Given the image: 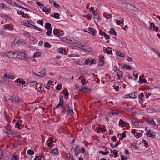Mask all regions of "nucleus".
Masks as SVG:
<instances>
[{
    "instance_id": "23",
    "label": "nucleus",
    "mask_w": 160,
    "mask_h": 160,
    "mask_svg": "<svg viewBox=\"0 0 160 160\" xmlns=\"http://www.w3.org/2000/svg\"><path fill=\"white\" fill-rule=\"evenodd\" d=\"M123 68H126L128 70H131L132 69V67L128 65H127L126 64H124V65L123 66Z\"/></svg>"
},
{
    "instance_id": "25",
    "label": "nucleus",
    "mask_w": 160,
    "mask_h": 160,
    "mask_svg": "<svg viewBox=\"0 0 160 160\" xmlns=\"http://www.w3.org/2000/svg\"><path fill=\"white\" fill-rule=\"evenodd\" d=\"M44 47L47 48H51V46L49 43L45 42L44 43Z\"/></svg>"
},
{
    "instance_id": "40",
    "label": "nucleus",
    "mask_w": 160,
    "mask_h": 160,
    "mask_svg": "<svg viewBox=\"0 0 160 160\" xmlns=\"http://www.w3.org/2000/svg\"><path fill=\"white\" fill-rule=\"evenodd\" d=\"M11 160H18L17 155H14L11 158Z\"/></svg>"
},
{
    "instance_id": "14",
    "label": "nucleus",
    "mask_w": 160,
    "mask_h": 160,
    "mask_svg": "<svg viewBox=\"0 0 160 160\" xmlns=\"http://www.w3.org/2000/svg\"><path fill=\"white\" fill-rule=\"evenodd\" d=\"M67 40H68L69 41L71 42V43L72 44H76V40H75L74 38L72 37H68V38H66Z\"/></svg>"
},
{
    "instance_id": "43",
    "label": "nucleus",
    "mask_w": 160,
    "mask_h": 160,
    "mask_svg": "<svg viewBox=\"0 0 160 160\" xmlns=\"http://www.w3.org/2000/svg\"><path fill=\"white\" fill-rule=\"evenodd\" d=\"M90 63L91 65H92V64H95L96 63V59H93L91 61Z\"/></svg>"
},
{
    "instance_id": "29",
    "label": "nucleus",
    "mask_w": 160,
    "mask_h": 160,
    "mask_svg": "<svg viewBox=\"0 0 160 160\" xmlns=\"http://www.w3.org/2000/svg\"><path fill=\"white\" fill-rule=\"evenodd\" d=\"M27 153L28 154L30 155H32L34 154V152L32 150H28V151Z\"/></svg>"
},
{
    "instance_id": "35",
    "label": "nucleus",
    "mask_w": 160,
    "mask_h": 160,
    "mask_svg": "<svg viewBox=\"0 0 160 160\" xmlns=\"http://www.w3.org/2000/svg\"><path fill=\"white\" fill-rule=\"evenodd\" d=\"M62 87V85L61 83H59L58 84V85H57L56 88V89L58 90H59L61 89Z\"/></svg>"
},
{
    "instance_id": "26",
    "label": "nucleus",
    "mask_w": 160,
    "mask_h": 160,
    "mask_svg": "<svg viewBox=\"0 0 160 160\" xmlns=\"http://www.w3.org/2000/svg\"><path fill=\"white\" fill-rule=\"evenodd\" d=\"M37 82L36 81H32L30 82V85L32 86H37Z\"/></svg>"
},
{
    "instance_id": "28",
    "label": "nucleus",
    "mask_w": 160,
    "mask_h": 160,
    "mask_svg": "<svg viewBox=\"0 0 160 160\" xmlns=\"http://www.w3.org/2000/svg\"><path fill=\"white\" fill-rule=\"evenodd\" d=\"M78 47H79L80 48L82 49V50H87V48L85 46H84L82 45H78Z\"/></svg>"
},
{
    "instance_id": "32",
    "label": "nucleus",
    "mask_w": 160,
    "mask_h": 160,
    "mask_svg": "<svg viewBox=\"0 0 160 160\" xmlns=\"http://www.w3.org/2000/svg\"><path fill=\"white\" fill-rule=\"evenodd\" d=\"M52 152L54 153L55 155H57L58 153V149H54L52 151Z\"/></svg>"
},
{
    "instance_id": "41",
    "label": "nucleus",
    "mask_w": 160,
    "mask_h": 160,
    "mask_svg": "<svg viewBox=\"0 0 160 160\" xmlns=\"http://www.w3.org/2000/svg\"><path fill=\"white\" fill-rule=\"evenodd\" d=\"M42 158V156L41 155H39V156H36L34 159L35 160H41Z\"/></svg>"
},
{
    "instance_id": "59",
    "label": "nucleus",
    "mask_w": 160,
    "mask_h": 160,
    "mask_svg": "<svg viewBox=\"0 0 160 160\" xmlns=\"http://www.w3.org/2000/svg\"><path fill=\"white\" fill-rule=\"evenodd\" d=\"M133 75L136 77L137 78V79L138 77V74L137 73V72L134 71L133 72Z\"/></svg>"
},
{
    "instance_id": "31",
    "label": "nucleus",
    "mask_w": 160,
    "mask_h": 160,
    "mask_svg": "<svg viewBox=\"0 0 160 160\" xmlns=\"http://www.w3.org/2000/svg\"><path fill=\"white\" fill-rule=\"evenodd\" d=\"M41 55V53L39 52H36L33 56V58H35L37 57H39Z\"/></svg>"
},
{
    "instance_id": "15",
    "label": "nucleus",
    "mask_w": 160,
    "mask_h": 160,
    "mask_svg": "<svg viewBox=\"0 0 160 160\" xmlns=\"http://www.w3.org/2000/svg\"><path fill=\"white\" fill-rule=\"evenodd\" d=\"M64 104V103L63 102V100L60 98V102L58 105L56 106V108H58L60 106H61L62 107H63Z\"/></svg>"
},
{
    "instance_id": "13",
    "label": "nucleus",
    "mask_w": 160,
    "mask_h": 160,
    "mask_svg": "<svg viewBox=\"0 0 160 160\" xmlns=\"http://www.w3.org/2000/svg\"><path fill=\"white\" fill-rule=\"evenodd\" d=\"M53 34L55 36L58 37H59L61 35V34L59 33V31L55 28L54 29Z\"/></svg>"
},
{
    "instance_id": "7",
    "label": "nucleus",
    "mask_w": 160,
    "mask_h": 160,
    "mask_svg": "<svg viewBox=\"0 0 160 160\" xmlns=\"http://www.w3.org/2000/svg\"><path fill=\"white\" fill-rule=\"evenodd\" d=\"M88 30L90 32H89L88 33L92 35L93 36H95L96 35V30H95L92 28L90 27L88 28Z\"/></svg>"
},
{
    "instance_id": "48",
    "label": "nucleus",
    "mask_w": 160,
    "mask_h": 160,
    "mask_svg": "<svg viewBox=\"0 0 160 160\" xmlns=\"http://www.w3.org/2000/svg\"><path fill=\"white\" fill-rule=\"evenodd\" d=\"M134 135L135 136H137L139 137H140L142 136V133H138L137 132H135L134 133Z\"/></svg>"
},
{
    "instance_id": "58",
    "label": "nucleus",
    "mask_w": 160,
    "mask_h": 160,
    "mask_svg": "<svg viewBox=\"0 0 160 160\" xmlns=\"http://www.w3.org/2000/svg\"><path fill=\"white\" fill-rule=\"evenodd\" d=\"M37 3L38 6H40L41 7H43L44 6V5L43 3H41L40 2H37Z\"/></svg>"
},
{
    "instance_id": "42",
    "label": "nucleus",
    "mask_w": 160,
    "mask_h": 160,
    "mask_svg": "<svg viewBox=\"0 0 160 160\" xmlns=\"http://www.w3.org/2000/svg\"><path fill=\"white\" fill-rule=\"evenodd\" d=\"M139 81H141L140 82V83L142 82L144 83H146L147 82V80L145 79L140 78L139 79Z\"/></svg>"
},
{
    "instance_id": "53",
    "label": "nucleus",
    "mask_w": 160,
    "mask_h": 160,
    "mask_svg": "<svg viewBox=\"0 0 160 160\" xmlns=\"http://www.w3.org/2000/svg\"><path fill=\"white\" fill-rule=\"evenodd\" d=\"M128 158L125 156L122 155L121 157V160H127Z\"/></svg>"
},
{
    "instance_id": "12",
    "label": "nucleus",
    "mask_w": 160,
    "mask_h": 160,
    "mask_svg": "<svg viewBox=\"0 0 160 160\" xmlns=\"http://www.w3.org/2000/svg\"><path fill=\"white\" fill-rule=\"evenodd\" d=\"M143 97L144 95L142 93H141L138 95V98L139 99V102L141 104H142L143 102V101L142 98Z\"/></svg>"
},
{
    "instance_id": "3",
    "label": "nucleus",
    "mask_w": 160,
    "mask_h": 160,
    "mask_svg": "<svg viewBox=\"0 0 160 160\" xmlns=\"http://www.w3.org/2000/svg\"><path fill=\"white\" fill-rule=\"evenodd\" d=\"M146 135L148 137L155 138L156 137L155 132L153 131L152 130H149L147 131Z\"/></svg>"
},
{
    "instance_id": "17",
    "label": "nucleus",
    "mask_w": 160,
    "mask_h": 160,
    "mask_svg": "<svg viewBox=\"0 0 160 160\" xmlns=\"http://www.w3.org/2000/svg\"><path fill=\"white\" fill-rule=\"evenodd\" d=\"M116 52L117 54L119 56L123 57H124L125 56V54L121 53L118 50H116Z\"/></svg>"
},
{
    "instance_id": "63",
    "label": "nucleus",
    "mask_w": 160,
    "mask_h": 160,
    "mask_svg": "<svg viewBox=\"0 0 160 160\" xmlns=\"http://www.w3.org/2000/svg\"><path fill=\"white\" fill-rule=\"evenodd\" d=\"M4 4L3 3H0V9H2L3 8Z\"/></svg>"
},
{
    "instance_id": "5",
    "label": "nucleus",
    "mask_w": 160,
    "mask_h": 160,
    "mask_svg": "<svg viewBox=\"0 0 160 160\" xmlns=\"http://www.w3.org/2000/svg\"><path fill=\"white\" fill-rule=\"evenodd\" d=\"M80 90H82V91L88 93L91 91V89H88L85 86H82L81 89H80Z\"/></svg>"
},
{
    "instance_id": "8",
    "label": "nucleus",
    "mask_w": 160,
    "mask_h": 160,
    "mask_svg": "<svg viewBox=\"0 0 160 160\" xmlns=\"http://www.w3.org/2000/svg\"><path fill=\"white\" fill-rule=\"evenodd\" d=\"M4 131L7 134L13 135L16 134L15 131L11 129H7L6 130H4Z\"/></svg>"
},
{
    "instance_id": "61",
    "label": "nucleus",
    "mask_w": 160,
    "mask_h": 160,
    "mask_svg": "<svg viewBox=\"0 0 160 160\" xmlns=\"http://www.w3.org/2000/svg\"><path fill=\"white\" fill-rule=\"evenodd\" d=\"M126 135L124 132L122 133L121 135V137H122V138H121V139L122 140L123 138H124L126 137Z\"/></svg>"
},
{
    "instance_id": "11",
    "label": "nucleus",
    "mask_w": 160,
    "mask_h": 160,
    "mask_svg": "<svg viewBox=\"0 0 160 160\" xmlns=\"http://www.w3.org/2000/svg\"><path fill=\"white\" fill-rule=\"evenodd\" d=\"M67 114L68 115L72 116L74 113L73 110L71 109V107L67 110Z\"/></svg>"
},
{
    "instance_id": "49",
    "label": "nucleus",
    "mask_w": 160,
    "mask_h": 160,
    "mask_svg": "<svg viewBox=\"0 0 160 160\" xmlns=\"http://www.w3.org/2000/svg\"><path fill=\"white\" fill-rule=\"evenodd\" d=\"M94 18H96L98 20H99L100 19V17L98 14H94Z\"/></svg>"
},
{
    "instance_id": "36",
    "label": "nucleus",
    "mask_w": 160,
    "mask_h": 160,
    "mask_svg": "<svg viewBox=\"0 0 160 160\" xmlns=\"http://www.w3.org/2000/svg\"><path fill=\"white\" fill-rule=\"evenodd\" d=\"M7 2V3L9 4L12 5V6H13V4H15V2H13L11 1V0H6Z\"/></svg>"
},
{
    "instance_id": "54",
    "label": "nucleus",
    "mask_w": 160,
    "mask_h": 160,
    "mask_svg": "<svg viewBox=\"0 0 160 160\" xmlns=\"http://www.w3.org/2000/svg\"><path fill=\"white\" fill-rule=\"evenodd\" d=\"M86 17L89 20H90L91 18V15L90 14H88V15L86 16Z\"/></svg>"
},
{
    "instance_id": "44",
    "label": "nucleus",
    "mask_w": 160,
    "mask_h": 160,
    "mask_svg": "<svg viewBox=\"0 0 160 160\" xmlns=\"http://www.w3.org/2000/svg\"><path fill=\"white\" fill-rule=\"evenodd\" d=\"M3 28L5 29H10L11 30V29L9 28V25L8 24L5 25L3 26Z\"/></svg>"
},
{
    "instance_id": "45",
    "label": "nucleus",
    "mask_w": 160,
    "mask_h": 160,
    "mask_svg": "<svg viewBox=\"0 0 160 160\" xmlns=\"http://www.w3.org/2000/svg\"><path fill=\"white\" fill-rule=\"evenodd\" d=\"M54 6L58 9H59L60 8V5L57 3L55 2L54 3Z\"/></svg>"
},
{
    "instance_id": "10",
    "label": "nucleus",
    "mask_w": 160,
    "mask_h": 160,
    "mask_svg": "<svg viewBox=\"0 0 160 160\" xmlns=\"http://www.w3.org/2000/svg\"><path fill=\"white\" fill-rule=\"evenodd\" d=\"M117 75L118 76V79L120 80L122 77V72L121 71H120V70L118 69V71L117 72Z\"/></svg>"
},
{
    "instance_id": "57",
    "label": "nucleus",
    "mask_w": 160,
    "mask_h": 160,
    "mask_svg": "<svg viewBox=\"0 0 160 160\" xmlns=\"http://www.w3.org/2000/svg\"><path fill=\"white\" fill-rule=\"evenodd\" d=\"M63 107L65 108H69L70 107L69 106V105L68 104H64Z\"/></svg>"
},
{
    "instance_id": "1",
    "label": "nucleus",
    "mask_w": 160,
    "mask_h": 160,
    "mask_svg": "<svg viewBox=\"0 0 160 160\" xmlns=\"http://www.w3.org/2000/svg\"><path fill=\"white\" fill-rule=\"evenodd\" d=\"M51 25L48 23H47L45 24V28L47 29V32H46L47 36H49L52 34V29L51 28Z\"/></svg>"
},
{
    "instance_id": "18",
    "label": "nucleus",
    "mask_w": 160,
    "mask_h": 160,
    "mask_svg": "<svg viewBox=\"0 0 160 160\" xmlns=\"http://www.w3.org/2000/svg\"><path fill=\"white\" fill-rule=\"evenodd\" d=\"M110 33L111 34H113L114 36H116L117 35L114 29L112 28H111L110 31Z\"/></svg>"
},
{
    "instance_id": "51",
    "label": "nucleus",
    "mask_w": 160,
    "mask_h": 160,
    "mask_svg": "<svg viewBox=\"0 0 160 160\" xmlns=\"http://www.w3.org/2000/svg\"><path fill=\"white\" fill-rule=\"evenodd\" d=\"M133 147L136 149H138L139 147H138V145L136 143H133L132 145Z\"/></svg>"
},
{
    "instance_id": "4",
    "label": "nucleus",
    "mask_w": 160,
    "mask_h": 160,
    "mask_svg": "<svg viewBox=\"0 0 160 160\" xmlns=\"http://www.w3.org/2000/svg\"><path fill=\"white\" fill-rule=\"evenodd\" d=\"M104 57L103 55H101L99 57V65L101 66H103L104 64Z\"/></svg>"
},
{
    "instance_id": "39",
    "label": "nucleus",
    "mask_w": 160,
    "mask_h": 160,
    "mask_svg": "<svg viewBox=\"0 0 160 160\" xmlns=\"http://www.w3.org/2000/svg\"><path fill=\"white\" fill-rule=\"evenodd\" d=\"M60 15L58 13H55L54 14V17L56 19H58Z\"/></svg>"
},
{
    "instance_id": "21",
    "label": "nucleus",
    "mask_w": 160,
    "mask_h": 160,
    "mask_svg": "<svg viewBox=\"0 0 160 160\" xmlns=\"http://www.w3.org/2000/svg\"><path fill=\"white\" fill-rule=\"evenodd\" d=\"M103 51L105 53L107 52L108 54H112V52L111 50H108L107 48H106L103 49Z\"/></svg>"
},
{
    "instance_id": "56",
    "label": "nucleus",
    "mask_w": 160,
    "mask_h": 160,
    "mask_svg": "<svg viewBox=\"0 0 160 160\" xmlns=\"http://www.w3.org/2000/svg\"><path fill=\"white\" fill-rule=\"evenodd\" d=\"M76 64L77 65H82V62L80 60H77L76 61Z\"/></svg>"
},
{
    "instance_id": "34",
    "label": "nucleus",
    "mask_w": 160,
    "mask_h": 160,
    "mask_svg": "<svg viewBox=\"0 0 160 160\" xmlns=\"http://www.w3.org/2000/svg\"><path fill=\"white\" fill-rule=\"evenodd\" d=\"M25 25L26 26H28L29 27H31L32 24L30 23V22L29 21H27V22H25Z\"/></svg>"
},
{
    "instance_id": "6",
    "label": "nucleus",
    "mask_w": 160,
    "mask_h": 160,
    "mask_svg": "<svg viewBox=\"0 0 160 160\" xmlns=\"http://www.w3.org/2000/svg\"><path fill=\"white\" fill-rule=\"evenodd\" d=\"M18 53H20V54H18V56H20L19 58L22 59H24L26 58V55L24 52L18 51Z\"/></svg>"
},
{
    "instance_id": "19",
    "label": "nucleus",
    "mask_w": 160,
    "mask_h": 160,
    "mask_svg": "<svg viewBox=\"0 0 160 160\" xmlns=\"http://www.w3.org/2000/svg\"><path fill=\"white\" fill-rule=\"evenodd\" d=\"M13 6L17 7H19V8H22L23 9H25V10H26L27 11H28V9L26 8H24V7H23L22 6H20L19 5H18V4H17L15 2V4H13Z\"/></svg>"
},
{
    "instance_id": "22",
    "label": "nucleus",
    "mask_w": 160,
    "mask_h": 160,
    "mask_svg": "<svg viewBox=\"0 0 160 160\" xmlns=\"http://www.w3.org/2000/svg\"><path fill=\"white\" fill-rule=\"evenodd\" d=\"M119 124L122 125L124 127H126L127 126V124L126 123H124V121L122 120H120L119 121Z\"/></svg>"
},
{
    "instance_id": "50",
    "label": "nucleus",
    "mask_w": 160,
    "mask_h": 160,
    "mask_svg": "<svg viewBox=\"0 0 160 160\" xmlns=\"http://www.w3.org/2000/svg\"><path fill=\"white\" fill-rule=\"evenodd\" d=\"M123 21H124L122 19H121L119 21L118 20L117 21V24L118 25H119L121 23L123 22Z\"/></svg>"
},
{
    "instance_id": "16",
    "label": "nucleus",
    "mask_w": 160,
    "mask_h": 160,
    "mask_svg": "<svg viewBox=\"0 0 160 160\" xmlns=\"http://www.w3.org/2000/svg\"><path fill=\"white\" fill-rule=\"evenodd\" d=\"M14 52H9L6 53V55L9 58H13L14 57L12 56L14 55Z\"/></svg>"
},
{
    "instance_id": "27",
    "label": "nucleus",
    "mask_w": 160,
    "mask_h": 160,
    "mask_svg": "<svg viewBox=\"0 0 160 160\" xmlns=\"http://www.w3.org/2000/svg\"><path fill=\"white\" fill-rule=\"evenodd\" d=\"M43 10L45 12H50L51 9L45 7L43 8Z\"/></svg>"
},
{
    "instance_id": "37",
    "label": "nucleus",
    "mask_w": 160,
    "mask_h": 160,
    "mask_svg": "<svg viewBox=\"0 0 160 160\" xmlns=\"http://www.w3.org/2000/svg\"><path fill=\"white\" fill-rule=\"evenodd\" d=\"M112 152L114 154L115 157H117L118 156V153L117 151L115 149L113 150L112 151Z\"/></svg>"
},
{
    "instance_id": "55",
    "label": "nucleus",
    "mask_w": 160,
    "mask_h": 160,
    "mask_svg": "<svg viewBox=\"0 0 160 160\" xmlns=\"http://www.w3.org/2000/svg\"><path fill=\"white\" fill-rule=\"evenodd\" d=\"M142 142L143 144H145L146 145L145 146L146 147H148V144L147 143V142L146 140H142Z\"/></svg>"
},
{
    "instance_id": "46",
    "label": "nucleus",
    "mask_w": 160,
    "mask_h": 160,
    "mask_svg": "<svg viewBox=\"0 0 160 160\" xmlns=\"http://www.w3.org/2000/svg\"><path fill=\"white\" fill-rule=\"evenodd\" d=\"M132 122L133 124L135 126H137L139 125V122L136 121H132Z\"/></svg>"
},
{
    "instance_id": "2",
    "label": "nucleus",
    "mask_w": 160,
    "mask_h": 160,
    "mask_svg": "<svg viewBox=\"0 0 160 160\" xmlns=\"http://www.w3.org/2000/svg\"><path fill=\"white\" fill-rule=\"evenodd\" d=\"M19 98L17 96H11L9 99L10 101L14 104L18 103L19 101Z\"/></svg>"
},
{
    "instance_id": "30",
    "label": "nucleus",
    "mask_w": 160,
    "mask_h": 160,
    "mask_svg": "<svg viewBox=\"0 0 160 160\" xmlns=\"http://www.w3.org/2000/svg\"><path fill=\"white\" fill-rule=\"evenodd\" d=\"M147 122L148 124H153V125L155 126V123H154V120L153 119H151V120H147Z\"/></svg>"
},
{
    "instance_id": "33",
    "label": "nucleus",
    "mask_w": 160,
    "mask_h": 160,
    "mask_svg": "<svg viewBox=\"0 0 160 160\" xmlns=\"http://www.w3.org/2000/svg\"><path fill=\"white\" fill-rule=\"evenodd\" d=\"M22 124V122L21 121H18L15 123V126L17 128H19L20 127L21 124Z\"/></svg>"
},
{
    "instance_id": "9",
    "label": "nucleus",
    "mask_w": 160,
    "mask_h": 160,
    "mask_svg": "<svg viewBox=\"0 0 160 160\" xmlns=\"http://www.w3.org/2000/svg\"><path fill=\"white\" fill-rule=\"evenodd\" d=\"M46 74L45 69H43L42 71L38 72L37 74V75L39 77H42L46 75Z\"/></svg>"
},
{
    "instance_id": "47",
    "label": "nucleus",
    "mask_w": 160,
    "mask_h": 160,
    "mask_svg": "<svg viewBox=\"0 0 160 160\" xmlns=\"http://www.w3.org/2000/svg\"><path fill=\"white\" fill-rule=\"evenodd\" d=\"M113 68L114 72H117L118 71V69H119L118 68V67L117 66H114Z\"/></svg>"
},
{
    "instance_id": "38",
    "label": "nucleus",
    "mask_w": 160,
    "mask_h": 160,
    "mask_svg": "<svg viewBox=\"0 0 160 160\" xmlns=\"http://www.w3.org/2000/svg\"><path fill=\"white\" fill-rule=\"evenodd\" d=\"M44 21L42 20H38L37 22L38 24L41 25L42 26H43Z\"/></svg>"
},
{
    "instance_id": "52",
    "label": "nucleus",
    "mask_w": 160,
    "mask_h": 160,
    "mask_svg": "<svg viewBox=\"0 0 160 160\" xmlns=\"http://www.w3.org/2000/svg\"><path fill=\"white\" fill-rule=\"evenodd\" d=\"M151 50L152 51L155 53H156L157 54H158V52H159L157 50L153 48H151Z\"/></svg>"
},
{
    "instance_id": "24",
    "label": "nucleus",
    "mask_w": 160,
    "mask_h": 160,
    "mask_svg": "<svg viewBox=\"0 0 160 160\" xmlns=\"http://www.w3.org/2000/svg\"><path fill=\"white\" fill-rule=\"evenodd\" d=\"M133 93H134V94H133V93H130V94L132 96H133H133L132 97L129 96L130 98H131L132 99H134V98H136L137 97V93L136 92H134Z\"/></svg>"
},
{
    "instance_id": "64",
    "label": "nucleus",
    "mask_w": 160,
    "mask_h": 160,
    "mask_svg": "<svg viewBox=\"0 0 160 160\" xmlns=\"http://www.w3.org/2000/svg\"><path fill=\"white\" fill-rule=\"evenodd\" d=\"M89 59H86L85 60V65H87L89 63Z\"/></svg>"
},
{
    "instance_id": "62",
    "label": "nucleus",
    "mask_w": 160,
    "mask_h": 160,
    "mask_svg": "<svg viewBox=\"0 0 160 160\" xmlns=\"http://www.w3.org/2000/svg\"><path fill=\"white\" fill-rule=\"evenodd\" d=\"M111 140L112 141H114V142H115L116 140V137L115 136H112L111 138Z\"/></svg>"
},
{
    "instance_id": "20",
    "label": "nucleus",
    "mask_w": 160,
    "mask_h": 160,
    "mask_svg": "<svg viewBox=\"0 0 160 160\" xmlns=\"http://www.w3.org/2000/svg\"><path fill=\"white\" fill-rule=\"evenodd\" d=\"M62 92L63 95L65 96V98L68 99V96L69 93L67 92L66 90H64Z\"/></svg>"
},
{
    "instance_id": "60",
    "label": "nucleus",
    "mask_w": 160,
    "mask_h": 160,
    "mask_svg": "<svg viewBox=\"0 0 160 160\" xmlns=\"http://www.w3.org/2000/svg\"><path fill=\"white\" fill-rule=\"evenodd\" d=\"M74 151L75 152V153L77 155L79 154V150L78 149H74Z\"/></svg>"
}]
</instances>
